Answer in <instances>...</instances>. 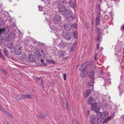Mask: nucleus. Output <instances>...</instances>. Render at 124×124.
<instances>
[{
  "instance_id": "1",
  "label": "nucleus",
  "mask_w": 124,
  "mask_h": 124,
  "mask_svg": "<svg viewBox=\"0 0 124 124\" xmlns=\"http://www.w3.org/2000/svg\"><path fill=\"white\" fill-rule=\"evenodd\" d=\"M65 0H59L56 2L57 5H58L59 13L60 14H63V12H65V11L67 10V8L63 5V3L65 2Z\"/></svg>"
},
{
  "instance_id": "2",
  "label": "nucleus",
  "mask_w": 124,
  "mask_h": 124,
  "mask_svg": "<svg viewBox=\"0 0 124 124\" xmlns=\"http://www.w3.org/2000/svg\"><path fill=\"white\" fill-rule=\"evenodd\" d=\"M64 15L66 19L67 20L70 18H72L73 19L75 18V16L72 15V11L69 9H67L64 14Z\"/></svg>"
},
{
  "instance_id": "3",
  "label": "nucleus",
  "mask_w": 124,
  "mask_h": 124,
  "mask_svg": "<svg viewBox=\"0 0 124 124\" xmlns=\"http://www.w3.org/2000/svg\"><path fill=\"white\" fill-rule=\"evenodd\" d=\"M108 113L107 112H105L102 113L101 119H104L102 122L103 124L107 123L108 121H109L110 119L112 118V117H106L108 116Z\"/></svg>"
},
{
  "instance_id": "4",
  "label": "nucleus",
  "mask_w": 124,
  "mask_h": 124,
  "mask_svg": "<svg viewBox=\"0 0 124 124\" xmlns=\"http://www.w3.org/2000/svg\"><path fill=\"white\" fill-rule=\"evenodd\" d=\"M9 31V28L8 26H5L2 28H0V36L2 34L5 35L8 34Z\"/></svg>"
},
{
  "instance_id": "5",
  "label": "nucleus",
  "mask_w": 124,
  "mask_h": 124,
  "mask_svg": "<svg viewBox=\"0 0 124 124\" xmlns=\"http://www.w3.org/2000/svg\"><path fill=\"white\" fill-rule=\"evenodd\" d=\"M15 38V34L13 32L9 33L6 39L7 41H9L10 40H13Z\"/></svg>"
},
{
  "instance_id": "6",
  "label": "nucleus",
  "mask_w": 124,
  "mask_h": 124,
  "mask_svg": "<svg viewBox=\"0 0 124 124\" xmlns=\"http://www.w3.org/2000/svg\"><path fill=\"white\" fill-rule=\"evenodd\" d=\"M81 72L80 73V75L82 78H84L88 74V70L86 68H82L80 70Z\"/></svg>"
},
{
  "instance_id": "7",
  "label": "nucleus",
  "mask_w": 124,
  "mask_h": 124,
  "mask_svg": "<svg viewBox=\"0 0 124 124\" xmlns=\"http://www.w3.org/2000/svg\"><path fill=\"white\" fill-rule=\"evenodd\" d=\"M54 21L56 23H61L62 22L61 16L59 15H55L54 17Z\"/></svg>"
},
{
  "instance_id": "8",
  "label": "nucleus",
  "mask_w": 124,
  "mask_h": 124,
  "mask_svg": "<svg viewBox=\"0 0 124 124\" xmlns=\"http://www.w3.org/2000/svg\"><path fill=\"white\" fill-rule=\"evenodd\" d=\"M91 109L95 112L99 110L100 108L98 107L97 103L95 102L92 104L91 107Z\"/></svg>"
},
{
  "instance_id": "9",
  "label": "nucleus",
  "mask_w": 124,
  "mask_h": 124,
  "mask_svg": "<svg viewBox=\"0 0 124 124\" xmlns=\"http://www.w3.org/2000/svg\"><path fill=\"white\" fill-rule=\"evenodd\" d=\"M65 29L67 31H69L72 28V25L69 23H66L64 25Z\"/></svg>"
},
{
  "instance_id": "10",
  "label": "nucleus",
  "mask_w": 124,
  "mask_h": 124,
  "mask_svg": "<svg viewBox=\"0 0 124 124\" xmlns=\"http://www.w3.org/2000/svg\"><path fill=\"white\" fill-rule=\"evenodd\" d=\"M63 36L64 38L67 40H70L71 37L70 33L68 32H66L64 34Z\"/></svg>"
},
{
  "instance_id": "11",
  "label": "nucleus",
  "mask_w": 124,
  "mask_h": 124,
  "mask_svg": "<svg viewBox=\"0 0 124 124\" xmlns=\"http://www.w3.org/2000/svg\"><path fill=\"white\" fill-rule=\"evenodd\" d=\"M47 116V115L44 113H42L40 112H39L38 115H37V116L38 117H39L41 119L45 118Z\"/></svg>"
},
{
  "instance_id": "12",
  "label": "nucleus",
  "mask_w": 124,
  "mask_h": 124,
  "mask_svg": "<svg viewBox=\"0 0 124 124\" xmlns=\"http://www.w3.org/2000/svg\"><path fill=\"white\" fill-rule=\"evenodd\" d=\"M95 71L94 70H92L90 72L89 77L90 79H95Z\"/></svg>"
},
{
  "instance_id": "13",
  "label": "nucleus",
  "mask_w": 124,
  "mask_h": 124,
  "mask_svg": "<svg viewBox=\"0 0 124 124\" xmlns=\"http://www.w3.org/2000/svg\"><path fill=\"white\" fill-rule=\"evenodd\" d=\"M28 59L30 62H35V60L34 56L32 54L29 56Z\"/></svg>"
},
{
  "instance_id": "14",
  "label": "nucleus",
  "mask_w": 124,
  "mask_h": 124,
  "mask_svg": "<svg viewBox=\"0 0 124 124\" xmlns=\"http://www.w3.org/2000/svg\"><path fill=\"white\" fill-rule=\"evenodd\" d=\"M90 65V63L87 62H85L82 65L81 67L79 68V70H81V69L82 70V68H83V67L85 66L84 68H86V69L87 67L89 66Z\"/></svg>"
},
{
  "instance_id": "15",
  "label": "nucleus",
  "mask_w": 124,
  "mask_h": 124,
  "mask_svg": "<svg viewBox=\"0 0 124 124\" xmlns=\"http://www.w3.org/2000/svg\"><path fill=\"white\" fill-rule=\"evenodd\" d=\"M95 112L96 113V115L97 119V120H99L100 118H101L102 113L100 112L99 110Z\"/></svg>"
},
{
  "instance_id": "16",
  "label": "nucleus",
  "mask_w": 124,
  "mask_h": 124,
  "mask_svg": "<svg viewBox=\"0 0 124 124\" xmlns=\"http://www.w3.org/2000/svg\"><path fill=\"white\" fill-rule=\"evenodd\" d=\"M50 27L52 30H55L56 29V26L55 24H53L52 23H50L49 24Z\"/></svg>"
},
{
  "instance_id": "17",
  "label": "nucleus",
  "mask_w": 124,
  "mask_h": 124,
  "mask_svg": "<svg viewBox=\"0 0 124 124\" xmlns=\"http://www.w3.org/2000/svg\"><path fill=\"white\" fill-rule=\"evenodd\" d=\"M69 3L70 6L72 8H73L74 7H76L77 6L76 3V2H74V4L72 1L71 0L69 1Z\"/></svg>"
},
{
  "instance_id": "18",
  "label": "nucleus",
  "mask_w": 124,
  "mask_h": 124,
  "mask_svg": "<svg viewBox=\"0 0 124 124\" xmlns=\"http://www.w3.org/2000/svg\"><path fill=\"white\" fill-rule=\"evenodd\" d=\"M91 122L92 124H94L95 121V117L94 115H92L91 117Z\"/></svg>"
},
{
  "instance_id": "19",
  "label": "nucleus",
  "mask_w": 124,
  "mask_h": 124,
  "mask_svg": "<svg viewBox=\"0 0 124 124\" xmlns=\"http://www.w3.org/2000/svg\"><path fill=\"white\" fill-rule=\"evenodd\" d=\"M102 33H99L98 34V41L99 42H101V39L102 38Z\"/></svg>"
},
{
  "instance_id": "20",
  "label": "nucleus",
  "mask_w": 124,
  "mask_h": 124,
  "mask_svg": "<svg viewBox=\"0 0 124 124\" xmlns=\"http://www.w3.org/2000/svg\"><path fill=\"white\" fill-rule=\"evenodd\" d=\"M22 50L20 48H19L18 49H17L15 52V53L16 54L19 55L22 53Z\"/></svg>"
},
{
  "instance_id": "21",
  "label": "nucleus",
  "mask_w": 124,
  "mask_h": 124,
  "mask_svg": "<svg viewBox=\"0 0 124 124\" xmlns=\"http://www.w3.org/2000/svg\"><path fill=\"white\" fill-rule=\"evenodd\" d=\"M62 105L64 107V106L66 107V108L67 110H68L70 109V106L67 102H66L65 103H62Z\"/></svg>"
},
{
  "instance_id": "22",
  "label": "nucleus",
  "mask_w": 124,
  "mask_h": 124,
  "mask_svg": "<svg viewBox=\"0 0 124 124\" xmlns=\"http://www.w3.org/2000/svg\"><path fill=\"white\" fill-rule=\"evenodd\" d=\"M27 95V99H31V98H34L35 96L32 94H28L26 93Z\"/></svg>"
},
{
  "instance_id": "23",
  "label": "nucleus",
  "mask_w": 124,
  "mask_h": 124,
  "mask_svg": "<svg viewBox=\"0 0 124 124\" xmlns=\"http://www.w3.org/2000/svg\"><path fill=\"white\" fill-rule=\"evenodd\" d=\"M76 44L74 43L72 45L71 49V51L74 52L75 51L77 46Z\"/></svg>"
},
{
  "instance_id": "24",
  "label": "nucleus",
  "mask_w": 124,
  "mask_h": 124,
  "mask_svg": "<svg viewBox=\"0 0 124 124\" xmlns=\"http://www.w3.org/2000/svg\"><path fill=\"white\" fill-rule=\"evenodd\" d=\"M91 93V91L90 89H88L86 91L85 97H88Z\"/></svg>"
},
{
  "instance_id": "25",
  "label": "nucleus",
  "mask_w": 124,
  "mask_h": 124,
  "mask_svg": "<svg viewBox=\"0 0 124 124\" xmlns=\"http://www.w3.org/2000/svg\"><path fill=\"white\" fill-rule=\"evenodd\" d=\"M94 80V79H91L89 84V86H93Z\"/></svg>"
},
{
  "instance_id": "26",
  "label": "nucleus",
  "mask_w": 124,
  "mask_h": 124,
  "mask_svg": "<svg viewBox=\"0 0 124 124\" xmlns=\"http://www.w3.org/2000/svg\"><path fill=\"white\" fill-rule=\"evenodd\" d=\"M4 53L6 56H8L9 55V53L8 52V50L6 48H4L3 50Z\"/></svg>"
},
{
  "instance_id": "27",
  "label": "nucleus",
  "mask_w": 124,
  "mask_h": 124,
  "mask_svg": "<svg viewBox=\"0 0 124 124\" xmlns=\"http://www.w3.org/2000/svg\"><path fill=\"white\" fill-rule=\"evenodd\" d=\"M58 46L60 48L63 47H64L65 46V45L64 43L62 42L58 45Z\"/></svg>"
},
{
  "instance_id": "28",
  "label": "nucleus",
  "mask_w": 124,
  "mask_h": 124,
  "mask_svg": "<svg viewBox=\"0 0 124 124\" xmlns=\"http://www.w3.org/2000/svg\"><path fill=\"white\" fill-rule=\"evenodd\" d=\"M22 94L18 95L16 98V99L17 100L20 101L22 98Z\"/></svg>"
},
{
  "instance_id": "29",
  "label": "nucleus",
  "mask_w": 124,
  "mask_h": 124,
  "mask_svg": "<svg viewBox=\"0 0 124 124\" xmlns=\"http://www.w3.org/2000/svg\"><path fill=\"white\" fill-rule=\"evenodd\" d=\"M93 101V98L90 96L89 98L88 103L90 105L92 104Z\"/></svg>"
},
{
  "instance_id": "30",
  "label": "nucleus",
  "mask_w": 124,
  "mask_h": 124,
  "mask_svg": "<svg viewBox=\"0 0 124 124\" xmlns=\"http://www.w3.org/2000/svg\"><path fill=\"white\" fill-rule=\"evenodd\" d=\"M73 35L74 36V37L76 38H77V36H78V33L77 31H74L73 33Z\"/></svg>"
},
{
  "instance_id": "31",
  "label": "nucleus",
  "mask_w": 124,
  "mask_h": 124,
  "mask_svg": "<svg viewBox=\"0 0 124 124\" xmlns=\"http://www.w3.org/2000/svg\"><path fill=\"white\" fill-rule=\"evenodd\" d=\"M40 60L42 64L41 65H40L41 66L43 65V66H46V63H44V61L43 59H42L41 58Z\"/></svg>"
},
{
  "instance_id": "32",
  "label": "nucleus",
  "mask_w": 124,
  "mask_h": 124,
  "mask_svg": "<svg viewBox=\"0 0 124 124\" xmlns=\"http://www.w3.org/2000/svg\"><path fill=\"white\" fill-rule=\"evenodd\" d=\"M47 62L50 63H51L53 64H54L55 63V61L52 60H48L47 61Z\"/></svg>"
},
{
  "instance_id": "33",
  "label": "nucleus",
  "mask_w": 124,
  "mask_h": 124,
  "mask_svg": "<svg viewBox=\"0 0 124 124\" xmlns=\"http://www.w3.org/2000/svg\"><path fill=\"white\" fill-rule=\"evenodd\" d=\"M101 18L96 17V18L95 23H100L101 21Z\"/></svg>"
},
{
  "instance_id": "34",
  "label": "nucleus",
  "mask_w": 124,
  "mask_h": 124,
  "mask_svg": "<svg viewBox=\"0 0 124 124\" xmlns=\"http://www.w3.org/2000/svg\"><path fill=\"white\" fill-rule=\"evenodd\" d=\"M96 8L99 11H100L101 9H100V6L99 5H97L96 6Z\"/></svg>"
},
{
  "instance_id": "35",
  "label": "nucleus",
  "mask_w": 124,
  "mask_h": 124,
  "mask_svg": "<svg viewBox=\"0 0 124 124\" xmlns=\"http://www.w3.org/2000/svg\"><path fill=\"white\" fill-rule=\"evenodd\" d=\"M72 28L73 27L77 29V26L76 23H73L72 24Z\"/></svg>"
},
{
  "instance_id": "36",
  "label": "nucleus",
  "mask_w": 124,
  "mask_h": 124,
  "mask_svg": "<svg viewBox=\"0 0 124 124\" xmlns=\"http://www.w3.org/2000/svg\"><path fill=\"white\" fill-rule=\"evenodd\" d=\"M96 31L97 32L98 34L99 33H102L101 32H100V29L98 27H97L96 29Z\"/></svg>"
},
{
  "instance_id": "37",
  "label": "nucleus",
  "mask_w": 124,
  "mask_h": 124,
  "mask_svg": "<svg viewBox=\"0 0 124 124\" xmlns=\"http://www.w3.org/2000/svg\"><path fill=\"white\" fill-rule=\"evenodd\" d=\"M42 56V55H41V54L40 53H39V54H38L36 56V57L39 59L40 58H41V57Z\"/></svg>"
},
{
  "instance_id": "38",
  "label": "nucleus",
  "mask_w": 124,
  "mask_h": 124,
  "mask_svg": "<svg viewBox=\"0 0 124 124\" xmlns=\"http://www.w3.org/2000/svg\"><path fill=\"white\" fill-rule=\"evenodd\" d=\"M41 55H42V56H44V57H45V53H44V51L42 50H41Z\"/></svg>"
},
{
  "instance_id": "39",
  "label": "nucleus",
  "mask_w": 124,
  "mask_h": 124,
  "mask_svg": "<svg viewBox=\"0 0 124 124\" xmlns=\"http://www.w3.org/2000/svg\"><path fill=\"white\" fill-rule=\"evenodd\" d=\"M13 44L12 43H11L10 45H9L8 46V48L10 49H12L13 47Z\"/></svg>"
},
{
  "instance_id": "40",
  "label": "nucleus",
  "mask_w": 124,
  "mask_h": 124,
  "mask_svg": "<svg viewBox=\"0 0 124 124\" xmlns=\"http://www.w3.org/2000/svg\"><path fill=\"white\" fill-rule=\"evenodd\" d=\"M101 15L100 13V11H99L97 13V16L96 17L101 18Z\"/></svg>"
},
{
  "instance_id": "41",
  "label": "nucleus",
  "mask_w": 124,
  "mask_h": 124,
  "mask_svg": "<svg viewBox=\"0 0 124 124\" xmlns=\"http://www.w3.org/2000/svg\"><path fill=\"white\" fill-rule=\"evenodd\" d=\"M72 122L73 124H78L77 121L75 120H73Z\"/></svg>"
},
{
  "instance_id": "42",
  "label": "nucleus",
  "mask_w": 124,
  "mask_h": 124,
  "mask_svg": "<svg viewBox=\"0 0 124 124\" xmlns=\"http://www.w3.org/2000/svg\"><path fill=\"white\" fill-rule=\"evenodd\" d=\"M4 22V19L1 18H0V26L1 25L0 23L2 24Z\"/></svg>"
},
{
  "instance_id": "43",
  "label": "nucleus",
  "mask_w": 124,
  "mask_h": 124,
  "mask_svg": "<svg viewBox=\"0 0 124 124\" xmlns=\"http://www.w3.org/2000/svg\"><path fill=\"white\" fill-rule=\"evenodd\" d=\"M7 115H8L10 117V118H12V115L10 113H9V112L7 113Z\"/></svg>"
},
{
  "instance_id": "44",
  "label": "nucleus",
  "mask_w": 124,
  "mask_h": 124,
  "mask_svg": "<svg viewBox=\"0 0 124 124\" xmlns=\"http://www.w3.org/2000/svg\"><path fill=\"white\" fill-rule=\"evenodd\" d=\"M27 56H24L23 58V61L24 62L25 61L26 62L27 60Z\"/></svg>"
},
{
  "instance_id": "45",
  "label": "nucleus",
  "mask_w": 124,
  "mask_h": 124,
  "mask_svg": "<svg viewBox=\"0 0 124 124\" xmlns=\"http://www.w3.org/2000/svg\"><path fill=\"white\" fill-rule=\"evenodd\" d=\"M22 98L23 99L24 98H27V95L24 94H22Z\"/></svg>"
},
{
  "instance_id": "46",
  "label": "nucleus",
  "mask_w": 124,
  "mask_h": 124,
  "mask_svg": "<svg viewBox=\"0 0 124 124\" xmlns=\"http://www.w3.org/2000/svg\"><path fill=\"white\" fill-rule=\"evenodd\" d=\"M39 8V10L40 11H41L43 9V8L42 6H38Z\"/></svg>"
},
{
  "instance_id": "47",
  "label": "nucleus",
  "mask_w": 124,
  "mask_h": 124,
  "mask_svg": "<svg viewBox=\"0 0 124 124\" xmlns=\"http://www.w3.org/2000/svg\"><path fill=\"white\" fill-rule=\"evenodd\" d=\"M40 50H38L36 51V53L37 55L40 53L41 52Z\"/></svg>"
},
{
  "instance_id": "48",
  "label": "nucleus",
  "mask_w": 124,
  "mask_h": 124,
  "mask_svg": "<svg viewBox=\"0 0 124 124\" xmlns=\"http://www.w3.org/2000/svg\"><path fill=\"white\" fill-rule=\"evenodd\" d=\"M66 74H65L63 75V78H64V80H66Z\"/></svg>"
},
{
  "instance_id": "49",
  "label": "nucleus",
  "mask_w": 124,
  "mask_h": 124,
  "mask_svg": "<svg viewBox=\"0 0 124 124\" xmlns=\"http://www.w3.org/2000/svg\"><path fill=\"white\" fill-rule=\"evenodd\" d=\"M1 71L3 73H4V74H6L7 73V72L4 69H2L1 70Z\"/></svg>"
},
{
  "instance_id": "50",
  "label": "nucleus",
  "mask_w": 124,
  "mask_h": 124,
  "mask_svg": "<svg viewBox=\"0 0 124 124\" xmlns=\"http://www.w3.org/2000/svg\"><path fill=\"white\" fill-rule=\"evenodd\" d=\"M99 72L101 75H103L104 74V72L102 70H100Z\"/></svg>"
},
{
  "instance_id": "51",
  "label": "nucleus",
  "mask_w": 124,
  "mask_h": 124,
  "mask_svg": "<svg viewBox=\"0 0 124 124\" xmlns=\"http://www.w3.org/2000/svg\"><path fill=\"white\" fill-rule=\"evenodd\" d=\"M0 57H1L2 58L4 59V57L3 56V55L0 52Z\"/></svg>"
},
{
  "instance_id": "52",
  "label": "nucleus",
  "mask_w": 124,
  "mask_h": 124,
  "mask_svg": "<svg viewBox=\"0 0 124 124\" xmlns=\"http://www.w3.org/2000/svg\"><path fill=\"white\" fill-rule=\"evenodd\" d=\"M43 82V80H41V84L43 86H44Z\"/></svg>"
},
{
  "instance_id": "53",
  "label": "nucleus",
  "mask_w": 124,
  "mask_h": 124,
  "mask_svg": "<svg viewBox=\"0 0 124 124\" xmlns=\"http://www.w3.org/2000/svg\"><path fill=\"white\" fill-rule=\"evenodd\" d=\"M2 39L1 38H0V46L2 43Z\"/></svg>"
},
{
  "instance_id": "54",
  "label": "nucleus",
  "mask_w": 124,
  "mask_h": 124,
  "mask_svg": "<svg viewBox=\"0 0 124 124\" xmlns=\"http://www.w3.org/2000/svg\"><path fill=\"white\" fill-rule=\"evenodd\" d=\"M100 44V43H98L97 45V50H98L99 49V45Z\"/></svg>"
},
{
  "instance_id": "55",
  "label": "nucleus",
  "mask_w": 124,
  "mask_h": 124,
  "mask_svg": "<svg viewBox=\"0 0 124 124\" xmlns=\"http://www.w3.org/2000/svg\"><path fill=\"white\" fill-rule=\"evenodd\" d=\"M5 124H10L8 121H5Z\"/></svg>"
},
{
  "instance_id": "56",
  "label": "nucleus",
  "mask_w": 124,
  "mask_h": 124,
  "mask_svg": "<svg viewBox=\"0 0 124 124\" xmlns=\"http://www.w3.org/2000/svg\"><path fill=\"white\" fill-rule=\"evenodd\" d=\"M90 113V111L89 110H88L86 112V114L88 116Z\"/></svg>"
},
{
  "instance_id": "57",
  "label": "nucleus",
  "mask_w": 124,
  "mask_h": 124,
  "mask_svg": "<svg viewBox=\"0 0 124 124\" xmlns=\"http://www.w3.org/2000/svg\"><path fill=\"white\" fill-rule=\"evenodd\" d=\"M12 25L13 26H14V27H16V25L14 23H13V24Z\"/></svg>"
},
{
  "instance_id": "58",
  "label": "nucleus",
  "mask_w": 124,
  "mask_h": 124,
  "mask_svg": "<svg viewBox=\"0 0 124 124\" xmlns=\"http://www.w3.org/2000/svg\"><path fill=\"white\" fill-rule=\"evenodd\" d=\"M107 106V103H106L105 105H103L102 106V107H103V108H105L106 107V106Z\"/></svg>"
},
{
  "instance_id": "59",
  "label": "nucleus",
  "mask_w": 124,
  "mask_h": 124,
  "mask_svg": "<svg viewBox=\"0 0 124 124\" xmlns=\"http://www.w3.org/2000/svg\"><path fill=\"white\" fill-rule=\"evenodd\" d=\"M95 23H96L95 25L96 26H97L98 25V24H99V23L100 24V23H97V22Z\"/></svg>"
},
{
  "instance_id": "60",
  "label": "nucleus",
  "mask_w": 124,
  "mask_h": 124,
  "mask_svg": "<svg viewBox=\"0 0 124 124\" xmlns=\"http://www.w3.org/2000/svg\"><path fill=\"white\" fill-rule=\"evenodd\" d=\"M96 68H97V66H96L95 65L94 66V68H93L95 70H96Z\"/></svg>"
},
{
  "instance_id": "61",
  "label": "nucleus",
  "mask_w": 124,
  "mask_h": 124,
  "mask_svg": "<svg viewBox=\"0 0 124 124\" xmlns=\"http://www.w3.org/2000/svg\"><path fill=\"white\" fill-rule=\"evenodd\" d=\"M122 29L124 30V25H122Z\"/></svg>"
},
{
  "instance_id": "62",
  "label": "nucleus",
  "mask_w": 124,
  "mask_h": 124,
  "mask_svg": "<svg viewBox=\"0 0 124 124\" xmlns=\"http://www.w3.org/2000/svg\"><path fill=\"white\" fill-rule=\"evenodd\" d=\"M94 59H95V61H97V57H94Z\"/></svg>"
},
{
  "instance_id": "63",
  "label": "nucleus",
  "mask_w": 124,
  "mask_h": 124,
  "mask_svg": "<svg viewBox=\"0 0 124 124\" xmlns=\"http://www.w3.org/2000/svg\"><path fill=\"white\" fill-rule=\"evenodd\" d=\"M109 3V2H108L107 3V5H108V7L109 8L110 7H111V6H110L109 7V6H108V3Z\"/></svg>"
},
{
  "instance_id": "64",
  "label": "nucleus",
  "mask_w": 124,
  "mask_h": 124,
  "mask_svg": "<svg viewBox=\"0 0 124 124\" xmlns=\"http://www.w3.org/2000/svg\"><path fill=\"white\" fill-rule=\"evenodd\" d=\"M68 57H66L65 58V60L66 59H68Z\"/></svg>"
}]
</instances>
